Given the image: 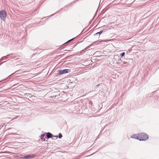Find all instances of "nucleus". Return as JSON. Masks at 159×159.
Here are the masks:
<instances>
[{"label": "nucleus", "mask_w": 159, "mask_h": 159, "mask_svg": "<svg viewBox=\"0 0 159 159\" xmlns=\"http://www.w3.org/2000/svg\"><path fill=\"white\" fill-rule=\"evenodd\" d=\"M35 156L34 154H32L30 155H26L24 156L23 157H21L20 158L24 159H31L34 157Z\"/></svg>", "instance_id": "20e7f679"}, {"label": "nucleus", "mask_w": 159, "mask_h": 159, "mask_svg": "<svg viewBox=\"0 0 159 159\" xmlns=\"http://www.w3.org/2000/svg\"><path fill=\"white\" fill-rule=\"evenodd\" d=\"M45 136V134H42L41 135V139L43 138V137Z\"/></svg>", "instance_id": "6e6552de"}, {"label": "nucleus", "mask_w": 159, "mask_h": 159, "mask_svg": "<svg viewBox=\"0 0 159 159\" xmlns=\"http://www.w3.org/2000/svg\"><path fill=\"white\" fill-rule=\"evenodd\" d=\"M54 137H55L56 139H57V136H54Z\"/></svg>", "instance_id": "f8f14e48"}, {"label": "nucleus", "mask_w": 159, "mask_h": 159, "mask_svg": "<svg viewBox=\"0 0 159 159\" xmlns=\"http://www.w3.org/2000/svg\"><path fill=\"white\" fill-rule=\"evenodd\" d=\"M72 39H71L70 40H69V41H68L66 43H68V42H69L70 41H71Z\"/></svg>", "instance_id": "9d476101"}, {"label": "nucleus", "mask_w": 159, "mask_h": 159, "mask_svg": "<svg viewBox=\"0 0 159 159\" xmlns=\"http://www.w3.org/2000/svg\"><path fill=\"white\" fill-rule=\"evenodd\" d=\"M125 55V53L124 52H122V53H121L120 55V56H121V57H123V56H124Z\"/></svg>", "instance_id": "423d86ee"}, {"label": "nucleus", "mask_w": 159, "mask_h": 159, "mask_svg": "<svg viewBox=\"0 0 159 159\" xmlns=\"http://www.w3.org/2000/svg\"><path fill=\"white\" fill-rule=\"evenodd\" d=\"M127 63V62H124L123 63L124 64H126Z\"/></svg>", "instance_id": "9b49d317"}, {"label": "nucleus", "mask_w": 159, "mask_h": 159, "mask_svg": "<svg viewBox=\"0 0 159 159\" xmlns=\"http://www.w3.org/2000/svg\"><path fill=\"white\" fill-rule=\"evenodd\" d=\"M148 135L144 133H139L132 135L131 138L141 140H145L148 138Z\"/></svg>", "instance_id": "f257e3e1"}, {"label": "nucleus", "mask_w": 159, "mask_h": 159, "mask_svg": "<svg viewBox=\"0 0 159 159\" xmlns=\"http://www.w3.org/2000/svg\"><path fill=\"white\" fill-rule=\"evenodd\" d=\"M62 137V135L61 134L59 133V134L58 137L59 138H61Z\"/></svg>", "instance_id": "0eeeda50"}, {"label": "nucleus", "mask_w": 159, "mask_h": 159, "mask_svg": "<svg viewBox=\"0 0 159 159\" xmlns=\"http://www.w3.org/2000/svg\"><path fill=\"white\" fill-rule=\"evenodd\" d=\"M7 16V13L4 10H1L0 11V18L4 21L5 20Z\"/></svg>", "instance_id": "f03ea898"}, {"label": "nucleus", "mask_w": 159, "mask_h": 159, "mask_svg": "<svg viewBox=\"0 0 159 159\" xmlns=\"http://www.w3.org/2000/svg\"><path fill=\"white\" fill-rule=\"evenodd\" d=\"M102 31H100L99 32H98V33H97V34H98H98H101L102 33Z\"/></svg>", "instance_id": "1a4fd4ad"}, {"label": "nucleus", "mask_w": 159, "mask_h": 159, "mask_svg": "<svg viewBox=\"0 0 159 159\" xmlns=\"http://www.w3.org/2000/svg\"><path fill=\"white\" fill-rule=\"evenodd\" d=\"M46 136L48 139L52 137V134L49 132H48L47 133Z\"/></svg>", "instance_id": "39448f33"}, {"label": "nucleus", "mask_w": 159, "mask_h": 159, "mask_svg": "<svg viewBox=\"0 0 159 159\" xmlns=\"http://www.w3.org/2000/svg\"><path fill=\"white\" fill-rule=\"evenodd\" d=\"M70 71L71 70L70 69H66L63 70H60L58 71L57 74L59 75H61L70 72Z\"/></svg>", "instance_id": "7ed1b4c3"}]
</instances>
